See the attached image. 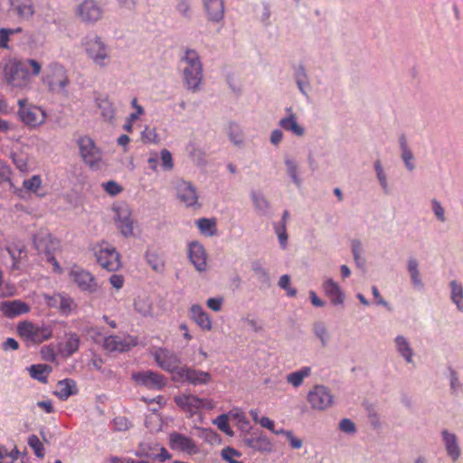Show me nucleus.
Returning a JSON list of instances; mask_svg holds the SVG:
<instances>
[{
    "instance_id": "14",
    "label": "nucleus",
    "mask_w": 463,
    "mask_h": 463,
    "mask_svg": "<svg viewBox=\"0 0 463 463\" xmlns=\"http://www.w3.org/2000/svg\"><path fill=\"white\" fill-rule=\"evenodd\" d=\"M175 380L187 382L193 385H202L210 383L212 376L207 372L196 370L184 365L178 371V374Z\"/></svg>"
},
{
    "instance_id": "57",
    "label": "nucleus",
    "mask_w": 463,
    "mask_h": 463,
    "mask_svg": "<svg viewBox=\"0 0 463 463\" xmlns=\"http://www.w3.org/2000/svg\"><path fill=\"white\" fill-rule=\"evenodd\" d=\"M275 229H276V232L278 234L279 240V243L282 245V247H285V245L287 243V240H288L286 225L285 224H281L280 226L278 225L275 227Z\"/></svg>"
},
{
    "instance_id": "42",
    "label": "nucleus",
    "mask_w": 463,
    "mask_h": 463,
    "mask_svg": "<svg viewBox=\"0 0 463 463\" xmlns=\"http://www.w3.org/2000/svg\"><path fill=\"white\" fill-rule=\"evenodd\" d=\"M146 257L147 260V262L152 267L154 270L159 271L163 269L164 264L162 260L159 258V256L151 250H147L146 253Z\"/></svg>"
},
{
    "instance_id": "2",
    "label": "nucleus",
    "mask_w": 463,
    "mask_h": 463,
    "mask_svg": "<svg viewBox=\"0 0 463 463\" xmlns=\"http://www.w3.org/2000/svg\"><path fill=\"white\" fill-rule=\"evenodd\" d=\"M81 45L94 64L101 68L109 65L110 61L109 47L99 36L95 33L87 34L83 38Z\"/></svg>"
},
{
    "instance_id": "47",
    "label": "nucleus",
    "mask_w": 463,
    "mask_h": 463,
    "mask_svg": "<svg viewBox=\"0 0 463 463\" xmlns=\"http://www.w3.org/2000/svg\"><path fill=\"white\" fill-rule=\"evenodd\" d=\"M142 141L145 143H157L158 136L155 128L146 127L141 134Z\"/></svg>"
},
{
    "instance_id": "46",
    "label": "nucleus",
    "mask_w": 463,
    "mask_h": 463,
    "mask_svg": "<svg viewBox=\"0 0 463 463\" xmlns=\"http://www.w3.org/2000/svg\"><path fill=\"white\" fill-rule=\"evenodd\" d=\"M42 180L39 175H33L23 182L24 187L30 192H36L40 188Z\"/></svg>"
},
{
    "instance_id": "56",
    "label": "nucleus",
    "mask_w": 463,
    "mask_h": 463,
    "mask_svg": "<svg viewBox=\"0 0 463 463\" xmlns=\"http://www.w3.org/2000/svg\"><path fill=\"white\" fill-rule=\"evenodd\" d=\"M339 428L342 431L353 433L355 431L354 423L349 419H343L339 423Z\"/></svg>"
},
{
    "instance_id": "41",
    "label": "nucleus",
    "mask_w": 463,
    "mask_h": 463,
    "mask_svg": "<svg viewBox=\"0 0 463 463\" xmlns=\"http://www.w3.org/2000/svg\"><path fill=\"white\" fill-rule=\"evenodd\" d=\"M314 332L315 335L320 339L322 345L326 346L329 337L326 326L321 322L316 323L314 325Z\"/></svg>"
},
{
    "instance_id": "35",
    "label": "nucleus",
    "mask_w": 463,
    "mask_h": 463,
    "mask_svg": "<svg viewBox=\"0 0 463 463\" xmlns=\"http://www.w3.org/2000/svg\"><path fill=\"white\" fill-rule=\"evenodd\" d=\"M154 449L159 450L160 453L157 454L151 450H146L145 448H141L140 456H144V457L150 458L153 459L157 458L161 461H165L171 458V454L164 447H159L157 444H156Z\"/></svg>"
},
{
    "instance_id": "19",
    "label": "nucleus",
    "mask_w": 463,
    "mask_h": 463,
    "mask_svg": "<svg viewBox=\"0 0 463 463\" xmlns=\"http://www.w3.org/2000/svg\"><path fill=\"white\" fill-rule=\"evenodd\" d=\"M189 258L195 269L203 271L207 267V255L204 248L197 241H193L189 245Z\"/></svg>"
},
{
    "instance_id": "3",
    "label": "nucleus",
    "mask_w": 463,
    "mask_h": 463,
    "mask_svg": "<svg viewBox=\"0 0 463 463\" xmlns=\"http://www.w3.org/2000/svg\"><path fill=\"white\" fill-rule=\"evenodd\" d=\"M68 276L70 280L83 293L93 295L100 291L101 286L98 279L91 272L80 266H72L68 272Z\"/></svg>"
},
{
    "instance_id": "54",
    "label": "nucleus",
    "mask_w": 463,
    "mask_h": 463,
    "mask_svg": "<svg viewBox=\"0 0 463 463\" xmlns=\"http://www.w3.org/2000/svg\"><path fill=\"white\" fill-rule=\"evenodd\" d=\"M131 105L136 109V111L130 113L128 117H130V120H137L139 117L145 113V110L142 106L137 104V98L132 99Z\"/></svg>"
},
{
    "instance_id": "38",
    "label": "nucleus",
    "mask_w": 463,
    "mask_h": 463,
    "mask_svg": "<svg viewBox=\"0 0 463 463\" xmlns=\"http://www.w3.org/2000/svg\"><path fill=\"white\" fill-rule=\"evenodd\" d=\"M213 424H215L218 429L224 432L228 436H232L233 431L229 424V417L227 414H222L218 416L215 420H213Z\"/></svg>"
},
{
    "instance_id": "30",
    "label": "nucleus",
    "mask_w": 463,
    "mask_h": 463,
    "mask_svg": "<svg viewBox=\"0 0 463 463\" xmlns=\"http://www.w3.org/2000/svg\"><path fill=\"white\" fill-rule=\"evenodd\" d=\"M279 125L282 128L291 131L296 136L301 137L304 134V129L298 124L294 114H290L288 118H282L279 121Z\"/></svg>"
},
{
    "instance_id": "15",
    "label": "nucleus",
    "mask_w": 463,
    "mask_h": 463,
    "mask_svg": "<svg viewBox=\"0 0 463 463\" xmlns=\"http://www.w3.org/2000/svg\"><path fill=\"white\" fill-rule=\"evenodd\" d=\"M102 14L101 7L95 0H83L77 8V14L85 23H96Z\"/></svg>"
},
{
    "instance_id": "9",
    "label": "nucleus",
    "mask_w": 463,
    "mask_h": 463,
    "mask_svg": "<svg viewBox=\"0 0 463 463\" xmlns=\"http://www.w3.org/2000/svg\"><path fill=\"white\" fill-rule=\"evenodd\" d=\"M168 439V444L172 450L189 456L200 453L197 443L192 438L183 433L173 431L169 434Z\"/></svg>"
},
{
    "instance_id": "12",
    "label": "nucleus",
    "mask_w": 463,
    "mask_h": 463,
    "mask_svg": "<svg viewBox=\"0 0 463 463\" xmlns=\"http://www.w3.org/2000/svg\"><path fill=\"white\" fill-rule=\"evenodd\" d=\"M132 379L137 384L148 389L161 390L166 384L164 375L150 370L135 373L132 374Z\"/></svg>"
},
{
    "instance_id": "33",
    "label": "nucleus",
    "mask_w": 463,
    "mask_h": 463,
    "mask_svg": "<svg viewBox=\"0 0 463 463\" xmlns=\"http://www.w3.org/2000/svg\"><path fill=\"white\" fill-rule=\"evenodd\" d=\"M76 383L71 379H64L60 381V399L66 400L71 395L77 393Z\"/></svg>"
},
{
    "instance_id": "22",
    "label": "nucleus",
    "mask_w": 463,
    "mask_h": 463,
    "mask_svg": "<svg viewBox=\"0 0 463 463\" xmlns=\"http://www.w3.org/2000/svg\"><path fill=\"white\" fill-rule=\"evenodd\" d=\"M208 18L213 22H220L224 15L223 0H203Z\"/></svg>"
},
{
    "instance_id": "64",
    "label": "nucleus",
    "mask_w": 463,
    "mask_h": 463,
    "mask_svg": "<svg viewBox=\"0 0 463 463\" xmlns=\"http://www.w3.org/2000/svg\"><path fill=\"white\" fill-rule=\"evenodd\" d=\"M237 130L238 127L235 125H232L230 137L235 144H241L242 142L241 136Z\"/></svg>"
},
{
    "instance_id": "36",
    "label": "nucleus",
    "mask_w": 463,
    "mask_h": 463,
    "mask_svg": "<svg viewBox=\"0 0 463 463\" xmlns=\"http://www.w3.org/2000/svg\"><path fill=\"white\" fill-rule=\"evenodd\" d=\"M451 300L455 303L459 310H463V287L457 281L450 282Z\"/></svg>"
},
{
    "instance_id": "58",
    "label": "nucleus",
    "mask_w": 463,
    "mask_h": 463,
    "mask_svg": "<svg viewBox=\"0 0 463 463\" xmlns=\"http://www.w3.org/2000/svg\"><path fill=\"white\" fill-rule=\"evenodd\" d=\"M402 157L405 163L406 167L409 170L414 169V165L411 163V160L413 159L412 153L410 149H405L402 151Z\"/></svg>"
},
{
    "instance_id": "11",
    "label": "nucleus",
    "mask_w": 463,
    "mask_h": 463,
    "mask_svg": "<svg viewBox=\"0 0 463 463\" xmlns=\"http://www.w3.org/2000/svg\"><path fill=\"white\" fill-rule=\"evenodd\" d=\"M138 340L137 336L128 335L120 337L116 335H110L104 337L102 342L103 348L108 352H128L131 348L137 346Z\"/></svg>"
},
{
    "instance_id": "21",
    "label": "nucleus",
    "mask_w": 463,
    "mask_h": 463,
    "mask_svg": "<svg viewBox=\"0 0 463 463\" xmlns=\"http://www.w3.org/2000/svg\"><path fill=\"white\" fill-rule=\"evenodd\" d=\"M80 336L76 333L65 334L60 342V356L69 357L79 350Z\"/></svg>"
},
{
    "instance_id": "61",
    "label": "nucleus",
    "mask_w": 463,
    "mask_h": 463,
    "mask_svg": "<svg viewBox=\"0 0 463 463\" xmlns=\"http://www.w3.org/2000/svg\"><path fill=\"white\" fill-rule=\"evenodd\" d=\"M206 304L210 309L218 312L222 308V299L217 298H211L207 300Z\"/></svg>"
},
{
    "instance_id": "53",
    "label": "nucleus",
    "mask_w": 463,
    "mask_h": 463,
    "mask_svg": "<svg viewBox=\"0 0 463 463\" xmlns=\"http://www.w3.org/2000/svg\"><path fill=\"white\" fill-rule=\"evenodd\" d=\"M252 200L254 202L255 206L260 210H264L269 207L268 201L260 194L253 193Z\"/></svg>"
},
{
    "instance_id": "18",
    "label": "nucleus",
    "mask_w": 463,
    "mask_h": 463,
    "mask_svg": "<svg viewBox=\"0 0 463 463\" xmlns=\"http://www.w3.org/2000/svg\"><path fill=\"white\" fill-rule=\"evenodd\" d=\"M176 194L178 199L187 207L200 206L196 189L190 183L182 181L177 184Z\"/></svg>"
},
{
    "instance_id": "63",
    "label": "nucleus",
    "mask_w": 463,
    "mask_h": 463,
    "mask_svg": "<svg viewBox=\"0 0 463 463\" xmlns=\"http://www.w3.org/2000/svg\"><path fill=\"white\" fill-rule=\"evenodd\" d=\"M176 9L184 16H188L190 6L186 0H177Z\"/></svg>"
},
{
    "instance_id": "23",
    "label": "nucleus",
    "mask_w": 463,
    "mask_h": 463,
    "mask_svg": "<svg viewBox=\"0 0 463 463\" xmlns=\"http://www.w3.org/2000/svg\"><path fill=\"white\" fill-rule=\"evenodd\" d=\"M190 318L203 331L212 329V320L200 305H193L190 308Z\"/></svg>"
},
{
    "instance_id": "52",
    "label": "nucleus",
    "mask_w": 463,
    "mask_h": 463,
    "mask_svg": "<svg viewBox=\"0 0 463 463\" xmlns=\"http://www.w3.org/2000/svg\"><path fill=\"white\" fill-rule=\"evenodd\" d=\"M286 165H287L288 175H290V177L292 178L294 183L296 184L299 185L300 184V181L298 178V175H297L298 174V167H297L296 164L293 161L287 160L286 161Z\"/></svg>"
},
{
    "instance_id": "40",
    "label": "nucleus",
    "mask_w": 463,
    "mask_h": 463,
    "mask_svg": "<svg viewBox=\"0 0 463 463\" xmlns=\"http://www.w3.org/2000/svg\"><path fill=\"white\" fill-rule=\"evenodd\" d=\"M28 445L32 448L38 458H43L44 456L43 445L36 435H31L28 438Z\"/></svg>"
},
{
    "instance_id": "31",
    "label": "nucleus",
    "mask_w": 463,
    "mask_h": 463,
    "mask_svg": "<svg viewBox=\"0 0 463 463\" xmlns=\"http://www.w3.org/2000/svg\"><path fill=\"white\" fill-rule=\"evenodd\" d=\"M78 304L74 298L68 296H60V315L70 316L77 312Z\"/></svg>"
},
{
    "instance_id": "43",
    "label": "nucleus",
    "mask_w": 463,
    "mask_h": 463,
    "mask_svg": "<svg viewBox=\"0 0 463 463\" xmlns=\"http://www.w3.org/2000/svg\"><path fill=\"white\" fill-rule=\"evenodd\" d=\"M21 32V28H15V29H6L2 28L0 29V48L8 49V41L10 38V35Z\"/></svg>"
},
{
    "instance_id": "45",
    "label": "nucleus",
    "mask_w": 463,
    "mask_h": 463,
    "mask_svg": "<svg viewBox=\"0 0 463 463\" xmlns=\"http://www.w3.org/2000/svg\"><path fill=\"white\" fill-rule=\"evenodd\" d=\"M241 454L234 449L227 447L222 450V457L223 459L228 461L229 463H242L241 461H238L235 458L240 457Z\"/></svg>"
},
{
    "instance_id": "37",
    "label": "nucleus",
    "mask_w": 463,
    "mask_h": 463,
    "mask_svg": "<svg viewBox=\"0 0 463 463\" xmlns=\"http://www.w3.org/2000/svg\"><path fill=\"white\" fill-rule=\"evenodd\" d=\"M395 343L399 353L408 363L411 362L412 351L407 340L403 336L400 335L396 337Z\"/></svg>"
},
{
    "instance_id": "6",
    "label": "nucleus",
    "mask_w": 463,
    "mask_h": 463,
    "mask_svg": "<svg viewBox=\"0 0 463 463\" xmlns=\"http://www.w3.org/2000/svg\"><path fill=\"white\" fill-rule=\"evenodd\" d=\"M17 333L27 345L41 344L52 335L48 327L41 326L27 320L18 323Z\"/></svg>"
},
{
    "instance_id": "25",
    "label": "nucleus",
    "mask_w": 463,
    "mask_h": 463,
    "mask_svg": "<svg viewBox=\"0 0 463 463\" xmlns=\"http://www.w3.org/2000/svg\"><path fill=\"white\" fill-rule=\"evenodd\" d=\"M323 290L327 298H329L333 305H341L344 302L345 295L340 287L332 279H326L323 283Z\"/></svg>"
},
{
    "instance_id": "34",
    "label": "nucleus",
    "mask_w": 463,
    "mask_h": 463,
    "mask_svg": "<svg viewBox=\"0 0 463 463\" xmlns=\"http://www.w3.org/2000/svg\"><path fill=\"white\" fill-rule=\"evenodd\" d=\"M200 232L207 236H213L216 233V222L214 219L201 218L196 221Z\"/></svg>"
},
{
    "instance_id": "26",
    "label": "nucleus",
    "mask_w": 463,
    "mask_h": 463,
    "mask_svg": "<svg viewBox=\"0 0 463 463\" xmlns=\"http://www.w3.org/2000/svg\"><path fill=\"white\" fill-rule=\"evenodd\" d=\"M443 442L448 455L456 461L460 457V449L458 445L457 437L448 430L442 431Z\"/></svg>"
},
{
    "instance_id": "32",
    "label": "nucleus",
    "mask_w": 463,
    "mask_h": 463,
    "mask_svg": "<svg viewBox=\"0 0 463 463\" xmlns=\"http://www.w3.org/2000/svg\"><path fill=\"white\" fill-rule=\"evenodd\" d=\"M30 376L41 383H46L50 373L49 367L45 364H33L27 368Z\"/></svg>"
},
{
    "instance_id": "51",
    "label": "nucleus",
    "mask_w": 463,
    "mask_h": 463,
    "mask_svg": "<svg viewBox=\"0 0 463 463\" xmlns=\"http://www.w3.org/2000/svg\"><path fill=\"white\" fill-rule=\"evenodd\" d=\"M141 401L145 402L147 405L156 404L158 409H162L166 404V399L163 395H157L153 399L142 397Z\"/></svg>"
},
{
    "instance_id": "28",
    "label": "nucleus",
    "mask_w": 463,
    "mask_h": 463,
    "mask_svg": "<svg viewBox=\"0 0 463 463\" xmlns=\"http://www.w3.org/2000/svg\"><path fill=\"white\" fill-rule=\"evenodd\" d=\"M97 106L100 109L101 116L105 120L111 121L115 118V109L108 97H99L96 99Z\"/></svg>"
},
{
    "instance_id": "24",
    "label": "nucleus",
    "mask_w": 463,
    "mask_h": 463,
    "mask_svg": "<svg viewBox=\"0 0 463 463\" xmlns=\"http://www.w3.org/2000/svg\"><path fill=\"white\" fill-rule=\"evenodd\" d=\"M10 11L24 20L32 17L34 13L31 0H10Z\"/></svg>"
},
{
    "instance_id": "20",
    "label": "nucleus",
    "mask_w": 463,
    "mask_h": 463,
    "mask_svg": "<svg viewBox=\"0 0 463 463\" xmlns=\"http://www.w3.org/2000/svg\"><path fill=\"white\" fill-rule=\"evenodd\" d=\"M0 310L4 316L13 318L17 316L26 314L30 311V307L21 300H6L1 303Z\"/></svg>"
},
{
    "instance_id": "8",
    "label": "nucleus",
    "mask_w": 463,
    "mask_h": 463,
    "mask_svg": "<svg viewBox=\"0 0 463 463\" xmlns=\"http://www.w3.org/2000/svg\"><path fill=\"white\" fill-rule=\"evenodd\" d=\"M95 256L100 267L108 271H116L121 266L119 253L109 243L99 244L95 250Z\"/></svg>"
},
{
    "instance_id": "7",
    "label": "nucleus",
    "mask_w": 463,
    "mask_h": 463,
    "mask_svg": "<svg viewBox=\"0 0 463 463\" xmlns=\"http://www.w3.org/2000/svg\"><path fill=\"white\" fill-rule=\"evenodd\" d=\"M156 364L164 371L174 374L173 379L176 378L178 371L181 369V359L177 354L164 347H156L152 352Z\"/></svg>"
},
{
    "instance_id": "62",
    "label": "nucleus",
    "mask_w": 463,
    "mask_h": 463,
    "mask_svg": "<svg viewBox=\"0 0 463 463\" xmlns=\"http://www.w3.org/2000/svg\"><path fill=\"white\" fill-rule=\"evenodd\" d=\"M109 282L113 288L120 289L124 285V278L122 275L113 274L109 278Z\"/></svg>"
},
{
    "instance_id": "5",
    "label": "nucleus",
    "mask_w": 463,
    "mask_h": 463,
    "mask_svg": "<svg viewBox=\"0 0 463 463\" xmlns=\"http://www.w3.org/2000/svg\"><path fill=\"white\" fill-rule=\"evenodd\" d=\"M82 161L91 169H99L102 163V151L94 140L88 137H80L77 140Z\"/></svg>"
},
{
    "instance_id": "59",
    "label": "nucleus",
    "mask_w": 463,
    "mask_h": 463,
    "mask_svg": "<svg viewBox=\"0 0 463 463\" xmlns=\"http://www.w3.org/2000/svg\"><path fill=\"white\" fill-rule=\"evenodd\" d=\"M432 206H433V212H434L435 215L437 216V218L439 220H440L441 222H444L445 221V213H444V209L441 206V204L437 200H433Z\"/></svg>"
},
{
    "instance_id": "60",
    "label": "nucleus",
    "mask_w": 463,
    "mask_h": 463,
    "mask_svg": "<svg viewBox=\"0 0 463 463\" xmlns=\"http://www.w3.org/2000/svg\"><path fill=\"white\" fill-rule=\"evenodd\" d=\"M115 428L118 430H128L130 422L125 417H118L114 420Z\"/></svg>"
},
{
    "instance_id": "27",
    "label": "nucleus",
    "mask_w": 463,
    "mask_h": 463,
    "mask_svg": "<svg viewBox=\"0 0 463 463\" xmlns=\"http://www.w3.org/2000/svg\"><path fill=\"white\" fill-rule=\"evenodd\" d=\"M245 442L249 447L259 451L270 452L272 450V443L265 436L248 438Z\"/></svg>"
},
{
    "instance_id": "55",
    "label": "nucleus",
    "mask_w": 463,
    "mask_h": 463,
    "mask_svg": "<svg viewBox=\"0 0 463 463\" xmlns=\"http://www.w3.org/2000/svg\"><path fill=\"white\" fill-rule=\"evenodd\" d=\"M285 436L288 439V442L290 444V447L292 449H300L302 447V445H303L302 439L298 438V437H296L292 431L291 432H285Z\"/></svg>"
},
{
    "instance_id": "50",
    "label": "nucleus",
    "mask_w": 463,
    "mask_h": 463,
    "mask_svg": "<svg viewBox=\"0 0 463 463\" xmlns=\"http://www.w3.org/2000/svg\"><path fill=\"white\" fill-rule=\"evenodd\" d=\"M162 165L166 170H171L174 166L172 154L167 149L161 151Z\"/></svg>"
},
{
    "instance_id": "1",
    "label": "nucleus",
    "mask_w": 463,
    "mask_h": 463,
    "mask_svg": "<svg viewBox=\"0 0 463 463\" xmlns=\"http://www.w3.org/2000/svg\"><path fill=\"white\" fill-rule=\"evenodd\" d=\"M42 71V64L31 58L7 55L0 61V74L8 88L27 91L33 88V79Z\"/></svg>"
},
{
    "instance_id": "49",
    "label": "nucleus",
    "mask_w": 463,
    "mask_h": 463,
    "mask_svg": "<svg viewBox=\"0 0 463 463\" xmlns=\"http://www.w3.org/2000/svg\"><path fill=\"white\" fill-rule=\"evenodd\" d=\"M289 284H290V278L288 275H282L280 278H279V286L283 288V289H286L287 290V293L289 297H294L296 296L297 294V291L296 289L294 288H291L289 287Z\"/></svg>"
},
{
    "instance_id": "39",
    "label": "nucleus",
    "mask_w": 463,
    "mask_h": 463,
    "mask_svg": "<svg viewBox=\"0 0 463 463\" xmlns=\"http://www.w3.org/2000/svg\"><path fill=\"white\" fill-rule=\"evenodd\" d=\"M408 270L411 277L413 284L417 287H421L422 283L420 278V272L418 270V262L414 259H411L408 262Z\"/></svg>"
},
{
    "instance_id": "10",
    "label": "nucleus",
    "mask_w": 463,
    "mask_h": 463,
    "mask_svg": "<svg viewBox=\"0 0 463 463\" xmlns=\"http://www.w3.org/2000/svg\"><path fill=\"white\" fill-rule=\"evenodd\" d=\"M18 114L21 120L28 126L35 127L43 123L45 112L37 106L27 105V99L18 100Z\"/></svg>"
},
{
    "instance_id": "4",
    "label": "nucleus",
    "mask_w": 463,
    "mask_h": 463,
    "mask_svg": "<svg viewBox=\"0 0 463 463\" xmlns=\"http://www.w3.org/2000/svg\"><path fill=\"white\" fill-rule=\"evenodd\" d=\"M184 81L189 89L196 90L203 78L202 63L199 56L194 50H187L183 59Z\"/></svg>"
},
{
    "instance_id": "16",
    "label": "nucleus",
    "mask_w": 463,
    "mask_h": 463,
    "mask_svg": "<svg viewBox=\"0 0 463 463\" xmlns=\"http://www.w3.org/2000/svg\"><path fill=\"white\" fill-rule=\"evenodd\" d=\"M116 213L115 222L120 232L128 237L133 234V221L131 213L128 206H118L114 208Z\"/></svg>"
},
{
    "instance_id": "48",
    "label": "nucleus",
    "mask_w": 463,
    "mask_h": 463,
    "mask_svg": "<svg viewBox=\"0 0 463 463\" xmlns=\"http://www.w3.org/2000/svg\"><path fill=\"white\" fill-rule=\"evenodd\" d=\"M12 171L9 165L2 159H0V184L11 182Z\"/></svg>"
},
{
    "instance_id": "29",
    "label": "nucleus",
    "mask_w": 463,
    "mask_h": 463,
    "mask_svg": "<svg viewBox=\"0 0 463 463\" xmlns=\"http://www.w3.org/2000/svg\"><path fill=\"white\" fill-rule=\"evenodd\" d=\"M311 374V368L305 366L300 370L293 372L287 375V382L294 387H299L304 379Z\"/></svg>"
},
{
    "instance_id": "13",
    "label": "nucleus",
    "mask_w": 463,
    "mask_h": 463,
    "mask_svg": "<svg viewBox=\"0 0 463 463\" xmlns=\"http://www.w3.org/2000/svg\"><path fill=\"white\" fill-rule=\"evenodd\" d=\"M307 400L313 409L323 411L331 406L333 396L325 386L316 385L308 392Z\"/></svg>"
},
{
    "instance_id": "17",
    "label": "nucleus",
    "mask_w": 463,
    "mask_h": 463,
    "mask_svg": "<svg viewBox=\"0 0 463 463\" xmlns=\"http://www.w3.org/2000/svg\"><path fill=\"white\" fill-rule=\"evenodd\" d=\"M176 405L187 414L188 418L194 417L200 411L201 398L193 394H181L175 397Z\"/></svg>"
},
{
    "instance_id": "44",
    "label": "nucleus",
    "mask_w": 463,
    "mask_h": 463,
    "mask_svg": "<svg viewBox=\"0 0 463 463\" xmlns=\"http://www.w3.org/2000/svg\"><path fill=\"white\" fill-rule=\"evenodd\" d=\"M101 186L110 196H116L123 191V187L113 180L103 183Z\"/></svg>"
}]
</instances>
